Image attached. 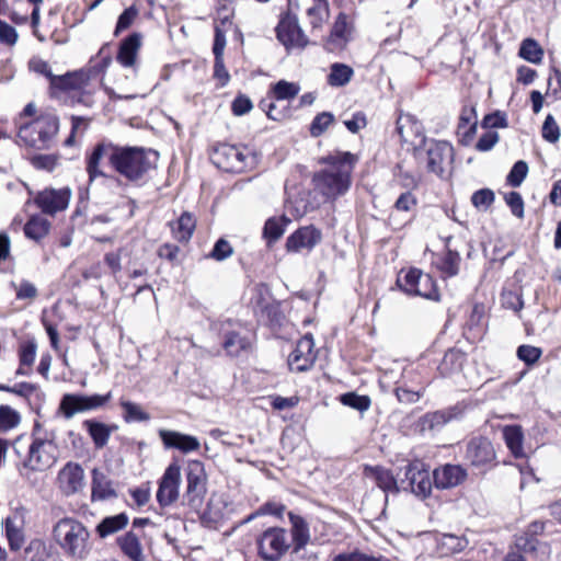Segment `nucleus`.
I'll list each match as a JSON object with an SVG mask.
<instances>
[{
  "instance_id": "nucleus-1",
  "label": "nucleus",
  "mask_w": 561,
  "mask_h": 561,
  "mask_svg": "<svg viewBox=\"0 0 561 561\" xmlns=\"http://www.w3.org/2000/svg\"><path fill=\"white\" fill-rule=\"evenodd\" d=\"M158 159V152L151 149L101 141L85 157V170L89 183L98 178H108L101 167L102 160H106L107 165L121 178L137 183L157 167Z\"/></svg>"
},
{
  "instance_id": "nucleus-2",
  "label": "nucleus",
  "mask_w": 561,
  "mask_h": 561,
  "mask_svg": "<svg viewBox=\"0 0 561 561\" xmlns=\"http://www.w3.org/2000/svg\"><path fill=\"white\" fill-rule=\"evenodd\" d=\"M407 125L415 131L419 142L414 145L413 156L420 164H424L431 173L443 178L446 168L454 161V148L450 144L443 140L427 139L420 131V125L413 121L412 116H400L397 121V133L402 141L408 142L409 137L404 129Z\"/></svg>"
},
{
  "instance_id": "nucleus-3",
  "label": "nucleus",
  "mask_w": 561,
  "mask_h": 561,
  "mask_svg": "<svg viewBox=\"0 0 561 561\" xmlns=\"http://www.w3.org/2000/svg\"><path fill=\"white\" fill-rule=\"evenodd\" d=\"M319 162L325 168L314 173V188L328 199L344 195L351 186L357 157L347 151H335L322 157Z\"/></svg>"
},
{
  "instance_id": "nucleus-4",
  "label": "nucleus",
  "mask_w": 561,
  "mask_h": 561,
  "mask_svg": "<svg viewBox=\"0 0 561 561\" xmlns=\"http://www.w3.org/2000/svg\"><path fill=\"white\" fill-rule=\"evenodd\" d=\"M53 538L62 552L73 559H84L92 549L89 528L75 517H64L53 527Z\"/></svg>"
},
{
  "instance_id": "nucleus-5",
  "label": "nucleus",
  "mask_w": 561,
  "mask_h": 561,
  "mask_svg": "<svg viewBox=\"0 0 561 561\" xmlns=\"http://www.w3.org/2000/svg\"><path fill=\"white\" fill-rule=\"evenodd\" d=\"M59 131V118L53 113H43L31 122L21 123L16 142L36 150L50 149Z\"/></svg>"
},
{
  "instance_id": "nucleus-6",
  "label": "nucleus",
  "mask_w": 561,
  "mask_h": 561,
  "mask_svg": "<svg viewBox=\"0 0 561 561\" xmlns=\"http://www.w3.org/2000/svg\"><path fill=\"white\" fill-rule=\"evenodd\" d=\"M185 478L186 488L182 496V505L197 512L202 507L207 492V474L203 462L191 460L187 463Z\"/></svg>"
},
{
  "instance_id": "nucleus-7",
  "label": "nucleus",
  "mask_w": 561,
  "mask_h": 561,
  "mask_svg": "<svg viewBox=\"0 0 561 561\" xmlns=\"http://www.w3.org/2000/svg\"><path fill=\"white\" fill-rule=\"evenodd\" d=\"M214 159L219 168L234 173L244 172L255 163V156L247 147L227 144L216 148Z\"/></svg>"
},
{
  "instance_id": "nucleus-8",
  "label": "nucleus",
  "mask_w": 561,
  "mask_h": 561,
  "mask_svg": "<svg viewBox=\"0 0 561 561\" xmlns=\"http://www.w3.org/2000/svg\"><path fill=\"white\" fill-rule=\"evenodd\" d=\"M58 447L50 438L34 437L27 446L23 466L31 470L42 471L50 468L57 460Z\"/></svg>"
},
{
  "instance_id": "nucleus-9",
  "label": "nucleus",
  "mask_w": 561,
  "mask_h": 561,
  "mask_svg": "<svg viewBox=\"0 0 561 561\" xmlns=\"http://www.w3.org/2000/svg\"><path fill=\"white\" fill-rule=\"evenodd\" d=\"M111 397V392L91 396L66 393L60 400L58 410L65 419L69 420L78 413L95 411L104 407L110 401Z\"/></svg>"
},
{
  "instance_id": "nucleus-10",
  "label": "nucleus",
  "mask_w": 561,
  "mask_h": 561,
  "mask_svg": "<svg viewBox=\"0 0 561 561\" xmlns=\"http://www.w3.org/2000/svg\"><path fill=\"white\" fill-rule=\"evenodd\" d=\"M287 531L280 527H271L257 539L259 556L265 561H278L289 549Z\"/></svg>"
},
{
  "instance_id": "nucleus-11",
  "label": "nucleus",
  "mask_w": 561,
  "mask_h": 561,
  "mask_svg": "<svg viewBox=\"0 0 561 561\" xmlns=\"http://www.w3.org/2000/svg\"><path fill=\"white\" fill-rule=\"evenodd\" d=\"M465 459L480 472H485L496 465V454L492 443L481 436L473 437L468 442Z\"/></svg>"
},
{
  "instance_id": "nucleus-12",
  "label": "nucleus",
  "mask_w": 561,
  "mask_h": 561,
  "mask_svg": "<svg viewBox=\"0 0 561 561\" xmlns=\"http://www.w3.org/2000/svg\"><path fill=\"white\" fill-rule=\"evenodd\" d=\"M181 468L178 463H170L158 482L156 494L161 508L169 507L180 497Z\"/></svg>"
},
{
  "instance_id": "nucleus-13",
  "label": "nucleus",
  "mask_w": 561,
  "mask_h": 561,
  "mask_svg": "<svg viewBox=\"0 0 561 561\" xmlns=\"http://www.w3.org/2000/svg\"><path fill=\"white\" fill-rule=\"evenodd\" d=\"M56 483L59 491L66 496L79 493L85 485L83 468L78 462L68 461L59 470Z\"/></svg>"
},
{
  "instance_id": "nucleus-14",
  "label": "nucleus",
  "mask_w": 561,
  "mask_h": 561,
  "mask_svg": "<svg viewBox=\"0 0 561 561\" xmlns=\"http://www.w3.org/2000/svg\"><path fill=\"white\" fill-rule=\"evenodd\" d=\"M465 407L456 404L445 410L428 412L417 421V428L421 433H434L440 431L447 423L458 420L463 415Z\"/></svg>"
},
{
  "instance_id": "nucleus-15",
  "label": "nucleus",
  "mask_w": 561,
  "mask_h": 561,
  "mask_svg": "<svg viewBox=\"0 0 561 561\" xmlns=\"http://www.w3.org/2000/svg\"><path fill=\"white\" fill-rule=\"evenodd\" d=\"M276 34L278 41L286 48H304L308 45V38L295 15L286 14L283 16L276 27Z\"/></svg>"
},
{
  "instance_id": "nucleus-16",
  "label": "nucleus",
  "mask_w": 561,
  "mask_h": 561,
  "mask_svg": "<svg viewBox=\"0 0 561 561\" xmlns=\"http://www.w3.org/2000/svg\"><path fill=\"white\" fill-rule=\"evenodd\" d=\"M314 342L311 334L301 337L288 357V366L293 371H306L316 360Z\"/></svg>"
},
{
  "instance_id": "nucleus-17",
  "label": "nucleus",
  "mask_w": 561,
  "mask_h": 561,
  "mask_svg": "<svg viewBox=\"0 0 561 561\" xmlns=\"http://www.w3.org/2000/svg\"><path fill=\"white\" fill-rule=\"evenodd\" d=\"M71 191L67 187L55 190L45 188L35 197V203L41 210L47 215H55L68 207Z\"/></svg>"
},
{
  "instance_id": "nucleus-18",
  "label": "nucleus",
  "mask_w": 561,
  "mask_h": 561,
  "mask_svg": "<svg viewBox=\"0 0 561 561\" xmlns=\"http://www.w3.org/2000/svg\"><path fill=\"white\" fill-rule=\"evenodd\" d=\"M27 511L18 507L12 511L4 520L5 536L11 550H20L25 542L24 527Z\"/></svg>"
},
{
  "instance_id": "nucleus-19",
  "label": "nucleus",
  "mask_w": 561,
  "mask_h": 561,
  "mask_svg": "<svg viewBox=\"0 0 561 561\" xmlns=\"http://www.w3.org/2000/svg\"><path fill=\"white\" fill-rule=\"evenodd\" d=\"M322 239V233L313 226H305L293 232L286 240V250L298 253L311 251Z\"/></svg>"
},
{
  "instance_id": "nucleus-20",
  "label": "nucleus",
  "mask_w": 561,
  "mask_h": 561,
  "mask_svg": "<svg viewBox=\"0 0 561 561\" xmlns=\"http://www.w3.org/2000/svg\"><path fill=\"white\" fill-rule=\"evenodd\" d=\"M159 436L165 448L178 449L183 454L198 450L201 447L199 440L195 436L176 431L160 430Z\"/></svg>"
},
{
  "instance_id": "nucleus-21",
  "label": "nucleus",
  "mask_w": 561,
  "mask_h": 561,
  "mask_svg": "<svg viewBox=\"0 0 561 561\" xmlns=\"http://www.w3.org/2000/svg\"><path fill=\"white\" fill-rule=\"evenodd\" d=\"M467 477L466 470L458 465H445L433 472L436 488L450 489L459 485Z\"/></svg>"
},
{
  "instance_id": "nucleus-22",
  "label": "nucleus",
  "mask_w": 561,
  "mask_h": 561,
  "mask_svg": "<svg viewBox=\"0 0 561 561\" xmlns=\"http://www.w3.org/2000/svg\"><path fill=\"white\" fill-rule=\"evenodd\" d=\"M288 518L291 525L290 535L293 549L294 552H299L300 550H304L310 541L311 536L309 525L302 516L293 512L288 513Z\"/></svg>"
},
{
  "instance_id": "nucleus-23",
  "label": "nucleus",
  "mask_w": 561,
  "mask_h": 561,
  "mask_svg": "<svg viewBox=\"0 0 561 561\" xmlns=\"http://www.w3.org/2000/svg\"><path fill=\"white\" fill-rule=\"evenodd\" d=\"M350 35L351 25L347 22V16L345 13H340L328 37L327 48L331 51L344 48L350 41Z\"/></svg>"
},
{
  "instance_id": "nucleus-24",
  "label": "nucleus",
  "mask_w": 561,
  "mask_h": 561,
  "mask_svg": "<svg viewBox=\"0 0 561 561\" xmlns=\"http://www.w3.org/2000/svg\"><path fill=\"white\" fill-rule=\"evenodd\" d=\"M82 426L88 432L96 449L104 448L112 433L117 430V425L115 424H105L94 419L85 420Z\"/></svg>"
},
{
  "instance_id": "nucleus-25",
  "label": "nucleus",
  "mask_w": 561,
  "mask_h": 561,
  "mask_svg": "<svg viewBox=\"0 0 561 561\" xmlns=\"http://www.w3.org/2000/svg\"><path fill=\"white\" fill-rule=\"evenodd\" d=\"M405 478L409 480L411 491L422 497H426L432 491V481L428 471L420 470L415 466H408Z\"/></svg>"
},
{
  "instance_id": "nucleus-26",
  "label": "nucleus",
  "mask_w": 561,
  "mask_h": 561,
  "mask_svg": "<svg viewBox=\"0 0 561 561\" xmlns=\"http://www.w3.org/2000/svg\"><path fill=\"white\" fill-rule=\"evenodd\" d=\"M141 45V38L140 35L137 33H134L129 36H127L125 39L122 41L118 53H117V61L123 67H134L136 65L138 50Z\"/></svg>"
},
{
  "instance_id": "nucleus-27",
  "label": "nucleus",
  "mask_w": 561,
  "mask_h": 561,
  "mask_svg": "<svg viewBox=\"0 0 561 561\" xmlns=\"http://www.w3.org/2000/svg\"><path fill=\"white\" fill-rule=\"evenodd\" d=\"M329 16L330 9L328 0H313L312 5L307 10V19L311 27V33L316 34L321 32Z\"/></svg>"
},
{
  "instance_id": "nucleus-28",
  "label": "nucleus",
  "mask_w": 561,
  "mask_h": 561,
  "mask_svg": "<svg viewBox=\"0 0 561 561\" xmlns=\"http://www.w3.org/2000/svg\"><path fill=\"white\" fill-rule=\"evenodd\" d=\"M437 552L440 557H448L463 551L469 541L465 536H456L453 534H442L437 537Z\"/></svg>"
},
{
  "instance_id": "nucleus-29",
  "label": "nucleus",
  "mask_w": 561,
  "mask_h": 561,
  "mask_svg": "<svg viewBox=\"0 0 561 561\" xmlns=\"http://www.w3.org/2000/svg\"><path fill=\"white\" fill-rule=\"evenodd\" d=\"M366 478L371 479L383 492L397 493L399 491L397 480L390 470L381 467H365Z\"/></svg>"
},
{
  "instance_id": "nucleus-30",
  "label": "nucleus",
  "mask_w": 561,
  "mask_h": 561,
  "mask_svg": "<svg viewBox=\"0 0 561 561\" xmlns=\"http://www.w3.org/2000/svg\"><path fill=\"white\" fill-rule=\"evenodd\" d=\"M117 545L125 557L130 561H146L142 545L139 538L131 531L117 538Z\"/></svg>"
},
{
  "instance_id": "nucleus-31",
  "label": "nucleus",
  "mask_w": 561,
  "mask_h": 561,
  "mask_svg": "<svg viewBox=\"0 0 561 561\" xmlns=\"http://www.w3.org/2000/svg\"><path fill=\"white\" fill-rule=\"evenodd\" d=\"M116 496L111 480L98 469L92 471V501H104Z\"/></svg>"
},
{
  "instance_id": "nucleus-32",
  "label": "nucleus",
  "mask_w": 561,
  "mask_h": 561,
  "mask_svg": "<svg viewBox=\"0 0 561 561\" xmlns=\"http://www.w3.org/2000/svg\"><path fill=\"white\" fill-rule=\"evenodd\" d=\"M128 520L129 518L125 513L107 516L96 525L95 531L100 538L104 539L124 529L128 525Z\"/></svg>"
},
{
  "instance_id": "nucleus-33",
  "label": "nucleus",
  "mask_w": 561,
  "mask_h": 561,
  "mask_svg": "<svg viewBox=\"0 0 561 561\" xmlns=\"http://www.w3.org/2000/svg\"><path fill=\"white\" fill-rule=\"evenodd\" d=\"M90 79V76L84 71L75 73H67L65 76H55L51 81V85L61 90H79Z\"/></svg>"
},
{
  "instance_id": "nucleus-34",
  "label": "nucleus",
  "mask_w": 561,
  "mask_h": 561,
  "mask_svg": "<svg viewBox=\"0 0 561 561\" xmlns=\"http://www.w3.org/2000/svg\"><path fill=\"white\" fill-rule=\"evenodd\" d=\"M354 70L352 67L341 62H334L330 67L328 76V84L331 87H344L353 78Z\"/></svg>"
},
{
  "instance_id": "nucleus-35",
  "label": "nucleus",
  "mask_w": 561,
  "mask_h": 561,
  "mask_svg": "<svg viewBox=\"0 0 561 561\" xmlns=\"http://www.w3.org/2000/svg\"><path fill=\"white\" fill-rule=\"evenodd\" d=\"M417 287L411 291L410 296H420L430 300H439V293L433 277L422 272L416 283Z\"/></svg>"
},
{
  "instance_id": "nucleus-36",
  "label": "nucleus",
  "mask_w": 561,
  "mask_h": 561,
  "mask_svg": "<svg viewBox=\"0 0 561 561\" xmlns=\"http://www.w3.org/2000/svg\"><path fill=\"white\" fill-rule=\"evenodd\" d=\"M196 221L190 213H183L173 224L172 231L179 241H188L194 232Z\"/></svg>"
},
{
  "instance_id": "nucleus-37",
  "label": "nucleus",
  "mask_w": 561,
  "mask_h": 561,
  "mask_svg": "<svg viewBox=\"0 0 561 561\" xmlns=\"http://www.w3.org/2000/svg\"><path fill=\"white\" fill-rule=\"evenodd\" d=\"M50 224L47 219L34 216L24 226V233L28 239L38 241L49 231Z\"/></svg>"
},
{
  "instance_id": "nucleus-38",
  "label": "nucleus",
  "mask_w": 561,
  "mask_h": 561,
  "mask_svg": "<svg viewBox=\"0 0 561 561\" xmlns=\"http://www.w3.org/2000/svg\"><path fill=\"white\" fill-rule=\"evenodd\" d=\"M465 360V354L458 350H449L445 353L439 365L442 375H450L461 368Z\"/></svg>"
},
{
  "instance_id": "nucleus-39",
  "label": "nucleus",
  "mask_w": 561,
  "mask_h": 561,
  "mask_svg": "<svg viewBox=\"0 0 561 561\" xmlns=\"http://www.w3.org/2000/svg\"><path fill=\"white\" fill-rule=\"evenodd\" d=\"M300 91V87L295 82L279 80L272 88L273 98L276 101H289L295 99Z\"/></svg>"
},
{
  "instance_id": "nucleus-40",
  "label": "nucleus",
  "mask_w": 561,
  "mask_h": 561,
  "mask_svg": "<svg viewBox=\"0 0 561 561\" xmlns=\"http://www.w3.org/2000/svg\"><path fill=\"white\" fill-rule=\"evenodd\" d=\"M519 56L533 64H539L543 57V50L533 38H526L522 42Z\"/></svg>"
},
{
  "instance_id": "nucleus-41",
  "label": "nucleus",
  "mask_w": 561,
  "mask_h": 561,
  "mask_svg": "<svg viewBox=\"0 0 561 561\" xmlns=\"http://www.w3.org/2000/svg\"><path fill=\"white\" fill-rule=\"evenodd\" d=\"M422 275V271L419 268H410L408 271H401L397 278V286L407 295H410L414 287H417L416 283Z\"/></svg>"
},
{
  "instance_id": "nucleus-42",
  "label": "nucleus",
  "mask_w": 561,
  "mask_h": 561,
  "mask_svg": "<svg viewBox=\"0 0 561 561\" xmlns=\"http://www.w3.org/2000/svg\"><path fill=\"white\" fill-rule=\"evenodd\" d=\"M289 220L286 218H270L263 229V236L268 243L277 241L285 232V226Z\"/></svg>"
},
{
  "instance_id": "nucleus-43",
  "label": "nucleus",
  "mask_w": 561,
  "mask_h": 561,
  "mask_svg": "<svg viewBox=\"0 0 561 561\" xmlns=\"http://www.w3.org/2000/svg\"><path fill=\"white\" fill-rule=\"evenodd\" d=\"M504 438L507 447L514 454L519 457L523 454V434L517 426H506L504 430Z\"/></svg>"
},
{
  "instance_id": "nucleus-44",
  "label": "nucleus",
  "mask_w": 561,
  "mask_h": 561,
  "mask_svg": "<svg viewBox=\"0 0 561 561\" xmlns=\"http://www.w3.org/2000/svg\"><path fill=\"white\" fill-rule=\"evenodd\" d=\"M460 264V255L458 252L453 250H447L444 256L442 257L438 267L439 270L447 276L453 277L456 276L459 272Z\"/></svg>"
},
{
  "instance_id": "nucleus-45",
  "label": "nucleus",
  "mask_w": 561,
  "mask_h": 561,
  "mask_svg": "<svg viewBox=\"0 0 561 561\" xmlns=\"http://www.w3.org/2000/svg\"><path fill=\"white\" fill-rule=\"evenodd\" d=\"M249 346V342L247 339L241 337L236 332H230L226 334L222 347L230 356H238L241 351L245 350Z\"/></svg>"
},
{
  "instance_id": "nucleus-46",
  "label": "nucleus",
  "mask_w": 561,
  "mask_h": 561,
  "mask_svg": "<svg viewBox=\"0 0 561 561\" xmlns=\"http://www.w3.org/2000/svg\"><path fill=\"white\" fill-rule=\"evenodd\" d=\"M340 401L342 404L353 408L359 412L367 411L371 403L368 396H359L355 392H347L342 394Z\"/></svg>"
},
{
  "instance_id": "nucleus-47",
  "label": "nucleus",
  "mask_w": 561,
  "mask_h": 561,
  "mask_svg": "<svg viewBox=\"0 0 561 561\" xmlns=\"http://www.w3.org/2000/svg\"><path fill=\"white\" fill-rule=\"evenodd\" d=\"M20 414L9 405H0V432L14 428L20 423Z\"/></svg>"
},
{
  "instance_id": "nucleus-48",
  "label": "nucleus",
  "mask_w": 561,
  "mask_h": 561,
  "mask_svg": "<svg viewBox=\"0 0 561 561\" xmlns=\"http://www.w3.org/2000/svg\"><path fill=\"white\" fill-rule=\"evenodd\" d=\"M122 408L124 409V420L126 422H142L150 419L149 414L142 411L141 407L130 401H122Z\"/></svg>"
},
{
  "instance_id": "nucleus-49",
  "label": "nucleus",
  "mask_w": 561,
  "mask_h": 561,
  "mask_svg": "<svg viewBox=\"0 0 561 561\" xmlns=\"http://www.w3.org/2000/svg\"><path fill=\"white\" fill-rule=\"evenodd\" d=\"M334 122V116L330 112H322L318 114L311 125H310V134L313 137H319L322 135L329 126Z\"/></svg>"
},
{
  "instance_id": "nucleus-50",
  "label": "nucleus",
  "mask_w": 561,
  "mask_h": 561,
  "mask_svg": "<svg viewBox=\"0 0 561 561\" xmlns=\"http://www.w3.org/2000/svg\"><path fill=\"white\" fill-rule=\"evenodd\" d=\"M541 134L542 138L548 142L556 144L559 141L561 136L560 127L551 114L547 115L542 124Z\"/></svg>"
},
{
  "instance_id": "nucleus-51",
  "label": "nucleus",
  "mask_w": 561,
  "mask_h": 561,
  "mask_svg": "<svg viewBox=\"0 0 561 561\" xmlns=\"http://www.w3.org/2000/svg\"><path fill=\"white\" fill-rule=\"evenodd\" d=\"M12 286L18 300H34L38 295L36 286L30 280L22 279L18 285L12 283Z\"/></svg>"
},
{
  "instance_id": "nucleus-52",
  "label": "nucleus",
  "mask_w": 561,
  "mask_h": 561,
  "mask_svg": "<svg viewBox=\"0 0 561 561\" xmlns=\"http://www.w3.org/2000/svg\"><path fill=\"white\" fill-rule=\"evenodd\" d=\"M59 156L58 154H37L34 156L31 160L32 165L37 170H44L47 172H51L58 165Z\"/></svg>"
},
{
  "instance_id": "nucleus-53",
  "label": "nucleus",
  "mask_w": 561,
  "mask_h": 561,
  "mask_svg": "<svg viewBox=\"0 0 561 561\" xmlns=\"http://www.w3.org/2000/svg\"><path fill=\"white\" fill-rule=\"evenodd\" d=\"M397 399L401 403L411 404L415 403L420 400L424 392V387H421L419 389H409L405 386H398L394 390Z\"/></svg>"
},
{
  "instance_id": "nucleus-54",
  "label": "nucleus",
  "mask_w": 561,
  "mask_h": 561,
  "mask_svg": "<svg viewBox=\"0 0 561 561\" xmlns=\"http://www.w3.org/2000/svg\"><path fill=\"white\" fill-rule=\"evenodd\" d=\"M528 173V165L525 161L519 160L517 161L513 168L511 169L508 175H507V182L510 185L514 187H518L523 181L525 180L526 175Z\"/></svg>"
},
{
  "instance_id": "nucleus-55",
  "label": "nucleus",
  "mask_w": 561,
  "mask_h": 561,
  "mask_svg": "<svg viewBox=\"0 0 561 561\" xmlns=\"http://www.w3.org/2000/svg\"><path fill=\"white\" fill-rule=\"evenodd\" d=\"M36 357V344L33 341L21 344L19 359L22 366L32 367Z\"/></svg>"
},
{
  "instance_id": "nucleus-56",
  "label": "nucleus",
  "mask_w": 561,
  "mask_h": 561,
  "mask_svg": "<svg viewBox=\"0 0 561 561\" xmlns=\"http://www.w3.org/2000/svg\"><path fill=\"white\" fill-rule=\"evenodd\" d=\"M541 348L531 345H520L517 348V357L527 365H533L540 358Z\"/></svg>"
},
{
  "instance_id": "nucleus-57",
  "label": "nucleus",
  "mask_w": 561,
  "mask_h": 561,
  "mask_svg": "<svg viewBox=\"0 0 561 561\" xmlns=\"http://www.w3.org/2000/svg\"><path fill=\"white\" fill-rule=\"evenodd\" d=\"M332 561H391L385 557H374L358 550L348 552V553H340L333 558Z\"/></svg>"
},
{
  "instance_id": "nucleus-58",
  "label": "nucleus",
  "mask_w": 561,
  "mask_h": 561,
  "mask_svg": "<svg viewBox=\"0 0 561 561\" xmlns=\"http://www.w3.org/2000/svg\"><path fill=\"white\" fill-rule=\"evenodd\" d=\"M504 199L514 216L524 218V201L518 192L513 191L507 193Z\"/></svg>"
},
{
  "instance_id": "nucleus-59",
  "label": "nucleus",
  "mask_w": 561,
  "mask_h": 561,
  "mask_svg": "<svg viewBox=\"0 0 561 561\" xmlns=\"http://www.w3.org/2000/svg\"><path fill=\"white\" fill-rule=\"evenodd\" d=\"M507 125L506 115L500 111L485 115L481 124L483 128L489 130L493 128H505Z\"/></svg>"
},
{
  "instance_id": "nucleus-60",
  "label": "nucleus",
  "mask_w": 561,
  "mask_h": 561,
  "mask_svg": "<svg viewBox=\"0 0 561 561\" xmlns=\"http://www.w3.org/2000/svg\"><path fill=\"white\" fill-rule=\"evenodd\" d=\"M500 135L497 131L488 130L484 133L476 144V150L480 152H486L493 149V147L499 142Z\"/></svg>"
},
{
  "instance_id": "nucleus-61",
  "label": "nucleus",
  "mask_w": 561,
  "mask_h": 561,
  "mask_svg": "<svg viewBox=\"0 0 561 561\" xmlns=\"http://www.w3.org/2000/svg\"><path fill=\"white\" fill-rule=\"evenodd\" d=\"M471 202L477 208H488L494 202V193L490 188H481L471 196Z\"/></svg>"
},
{
  "instance_id": "nucleus-62",
  "label": "nucleus",
  "mask_w": 561,
  "mask_h": 561,
  "mask_svg": "<svg viewBox=\"0 0 561 561\" xmlns=\"http://www.w3.org/2000/svg\"><path fill=\"white\" fill-rule=\"evenodd\" d=\"M233 250L230 243L225 239H219L215 245L209 256L216 261H222L229 257L232 254Z\"/></svg>"
},
{
  "instance_id": "nucleus-63",
  "label": "nucleus",
  "mask_w": 561,
  "mask_h": 561,
  "mask_svg": "<svg viewBox=\"0 0 561 561\" xmlns=\"http://www.w3.org/2000/svg\"><path fill=\"white\" fill-rule=\"evenodd\" d=\"M96 58L100 59V62L92 66L90 69V72L93 75H96L99 72H104L106 70V68L110 66V64L112 62V57L108 53V46L106 44L100 48V50L96 55Z\"/></svg>"
},
{
  "instance_id": "nucleus-64",
  "label": "nucleus",
  "mask_w": 561,
  "mask_h": 561,
  "mask_svg": "<svg viewBox=\"0 0 561 561\" xmlns=\"http://www.w3.org/2000/svg\"><path fill=\"white\" fill-rule=\"evenodd\" d=\"M15 28L7 22L0 20V42L8 46H13L18 42Z\"/></svg>"
}]
</instances>
